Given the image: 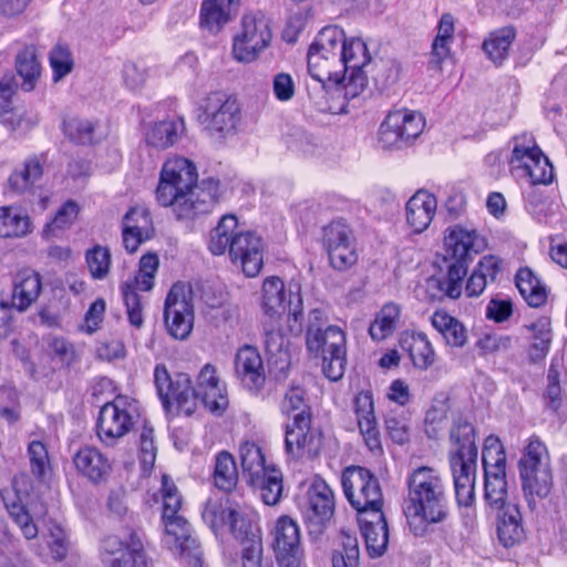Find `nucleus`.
Listing matches in <instances>:
<instances>
[{
    "label": "nucleus",
    "mask_w": 567,
    "mask_h": 567,
    "mask_svg": "<svg viewBox=\"0 0 567 567\" xmlns=\"http://www.w3.org/2000/svg\"><path fill=\"white\" fill-rule=\"evenodd\" d=\"M404 513L415 536H424L432 524L447 517V496L444 478L432 466H419L406 476Z\"/></svg>",
    "instance_id": "nucleus-1"
},
{
    "label": "nucleus",
    "mask_w": 567,
    "mask_h": 567,
    "mask_svg": "<svg viewBox=\"0 0 567 567\" xmlns=\"http://www.w3.org/2000/svg\"><path fill=\"white\" fill-rule=\"evenodd\" d=\"M208 248L213 255L228 252L233 264L240 266L247 277H256L264 265L265 244L260 235L238 229L234 215H225L210 233Z\"/></svg>",
    "instance_id": "nucleus-2"
},
{
    "label": "nucleus",
    "mask_w": 567,
    "mask_h": 567,
    "mask_svg": "<svg viewBox=\"0 0 567 567\" xmlns=\"http://www.w3.org/2000/svg\"><path fill=\"white\" fill-rule=\"evenodd\" d=\"M223 195L214 177L198 182L196 164L179 157V220H195L213 212Z\"/></svg>",
    "instance_id": "nucleus-3"
},
{
    "label": "nucleus",
    "mask_w": 567,
    "mask_h": 567,
    "mask_svg": "<svg viewBox=\"0 0 567 567\" xmlns=\"http://www.w3.org/2000/svg\"><path fill=\"white\" fill-rule=\"evenodd\" d=\"M342 44V29L331 25L323 28L308 50V71L311 78L326 90L343 87L344 68L339 48Z\"/></svg>",
    "instance_id": "nucleus-4"
},
{
    "label": "nucleus",
    "mask_w": 567,
    "mask_h": 567,
    "mask_svg": "<svg viewBox=\"0 0 567 567\" xmlns=\"http://www.w3.org/2000/svg\"><path fill=\"white\" fill-rule=\"evenodd\" d=\"M212 413L220 415L228 406L226 386L216 374V368L205 364L194 388L188 374L179 373V413L192 415L198 402Z\"/></svg>",
    "instance_id": "nucleus-5"
},
{
    "label": "nucleus",
    "mask_w": 567,
    "mask_h": 567,
    "mask_svg": "<svg viewBox=\"0 0 567 567\" xmlns=\"http://www.w3.org/2000/svg\"><path fill=\"white\" fill-rule=\"evenodd\" d=\"M524 497L530 511L537 508L551 487L553 475L547 449L538 439H532L518 463Z\"/></svg>",
    "instance_id": "nucleus-6"
},
{
    "label": "nucleus",
    "mask_w": 567,
    "mask_h": 567,
    "mask_svg": "<svg viewBox=\"0 0 567 567\" xmlns=\"http://www.w3.org/2000/svg\"><path fill=\"white\" fill-rule=\"evenodd\" d=\"M243 475L247 483L260 491L266 505L279 503L284 492L282 474L274 464H267L259 446L245 442L239 447Z\"/></svg>",
    "instance_id": "nucleus-7"
},
{
    "label": "nucleus",
    "mask_w": 567,
    "mask_h": 567,
    "mask_svg": "<svg viewBox=\"0 0 567 567\" xmlns=\"http://www.w3.org/2000/svg\"><path fill=\"white\" fill-rule=\"evenodd\" d=\"M484 467V497L487 505L501 511L507 505L506 453L498 437L489 435L482 452Z\"/></svg>",
    "instance_id": "nucleus-8"
},
{
    "label": "nucleus",
    "mask_w": 567,
    "mask_h": 567,
    "mask_svg": "<svg viewBox=\"0 0 567 567\" xmlns=\"http://www.w3.org/2000/svg\"><path fill=\"white\" fill-rule=\"evenodd\" d=\"M240 118L238 103L220 92L208 94L196 110V120L203 130L219 138L234 135Z\"/></svg>",
    "instance_id": "nucleus-9"
},
{
    "label": "nucleus",
    "mask_w": 567,
    "mask_h": 567,
    "mask_svg": "<svg viewBox=\"0 0 567 567\" xmlns=\"http://www.w3.org/2000/svg\"><path fill=\"white\" fill-rule=\"evenodd\" d=\"M272 39L269 20L261 12L243 16L233 38V56L240 63H251L266 50Z\"/></svg>",
    "instance_id": "nucleus-10"
},
{
    "label": "nucleus",
    "mask_w": 567,
    "mask_h": 567,
    "mask_svg": "<svg viewBox=\"0 0 567 567\" xmlns=\"http://www.w3.org/2000/svg\"><path fill=\"white\" fill-rule=\"evenodd\" d=\"M341 482L344 495L358 515L382 511V489L379 480L369 470L361 466L347 467Z\"/></svg>",
    "instance_id": "nucleus-11"
},
{
    "label": "nucleus",
    "mask_w": 567,
    "mask_h": 567,
    "mask_svg": "<svg viewBox=\"0 0 567 567\" xmlns=\"http://www.w3.org/2000/svg\"><path fill=\"white\" fill-rule=\"evenodd\" d=\"M307 349L315 355H322V371L331 381H339L347 365V341L338 326H327L324 331L306 338Z\"/></svg>",
    "instance_id": "nucleus-12"
},
{
    "label": "nucleus",
    "mask_w": 567,
    "mask_h": 567,
    "mask_svg": "<svg viewBox=\"0 0 567 567\" xmlns=\"http://www.w3.org/2000/svg\"><path fill=\"white\" fill-rule=\"evenodd\" d=\"M425 126L421 113L409 110L390 112L381 123L378 144L385 151H399L412 145Z\"/></svg>",
    "instance_id": "nucleus-13"
},
{
    "label": "nucleus",
    "mask_w": 567,
    "mask_h": 567,
    "mask_svg": "<svg viewBox=\"0 0 567 567\" xmlns=\"http://www.w3.org/2000/svg\"><path fill=\"white\" fill-rule=\"evenodd\" d=\"M342 66L344 68L346 82H343L344 96L353 99L358 96L368 84V68L371 55L367 43L360 38L346 39L342 31V44L339 48Z\"/></svg>",
    "instance_id": "nucleus-14"
},
{
    "label": "nucleus",
    "mask_w": 567,
    "mask_h": 567,
    "mask_svg": "<svg viewBox=\"0 0 567 567\" xmlns=\"http://www.w3.org/2000/svg\"><path fill=\"white\" fill-rule=\"evenodd\" d=\"M511 165L514 169L520 171L523 176L528 177L533 185H546L554 178L551 163L527 134L515 138Z\"/></svg>",
    "instance_id": "nucleus-15"
},
{
    "label": "nucleus",
    "mask_w": 567,
    "mask_h": 567,
    "mask_svg": "<svg viewBox=\"0 0 567 567\" xmlns=\"http://www.w3.org/2000/svg\"><path fill=\"white\" fill-rule=\"evenodd\" d=\"M158 268V258L155 254H146L140 260L137 275L122 285V295L126 306L130 323L141 328L144 322L140 291H150L154 287V278Z\"/></svg>",
    "instance_id": "nucleus-16"
},
{
    "label": "nucleus",
    "mask_w": 567,
    "mask_h": 567,
    "mask_svg": "<svg viewBox=\"0 0 567 567\" xmlns=\"http://www.w3.org/2000/svg\"><path fill=\"white\" fill-rule=\"evenodd\" d=\"M334 513V496L329 485L315 478L307 492L303 518L310 534H321Z\"/></svg>",
    "instance_id": "nucleus-17"
},
{
    "label": "nucleus",
    "mask_w": 567,
    "mask_h": 567,
    "mask_svg": "<svg viewBox=\"0 0 567 567\" xmlns=\"http://www.w3.org/2000/svg\"><path fill=\"white\" fill-rule=\"evenodd\" d=\"M272 536V548L279 567H300L303 551L298 524L282 516L278 518Z\"/></svg>",
    "instance_id": "nucleus-18"
},
{
    "label": "nucleus",
    "mask_w": 567,
    "mask_h": 567,
    "mask_svg": "<svg viewBox=\"0 0 567 567\" xmlns=\"http://www.w3.org/2000/svg\"><path fill=\"white\" fill-rule=\"evenodd\" d=\"M321 446V434L311 427V419L301 415L286 423L285 450L290 457L317 456Z\"/></svg>",
    "instance_id": "nucleus-19"
},
{
    "label": "nucleus",
    "mask_w": 567,
    "mask_h": 567,
    "mask_svg": "<svg viewBox=\"0 0 567 567\" xmlns=\"http://www.w3.org/2000/svg\"><path fill=\"white\" fill-rule=\"evenodd\" d=\"M444 246L447 257L453 259V262L467 264L473 255L480 254L486 247V240L475 228L457 224L446 228Z\"/></svg>",
    "instance_id": "nucleus-20"
},
{
    "label": "nucleus",
    "mask_w": 567,
    "mask_h": 567,
    "mask_svg": "<svg viewBox=\"0 0 567 567\" xmlns=\"http://www.w3.org/2000/svg\"><path fill=\"white\" fill-rule=\"evenodd\" d=\"M0 497L10 518L18 525L27 539H34L39 529L27 508L29 494L20 487L19 480L0 491Z\"/></svg>",
    "instance_id": "nucleus-21"
},
{
    "label": "nucleus",
    "mask_w": 567,
    "mask_h": 567,
    "mask_svg": "<svg viewBox=\"0 0 567 567\" xmlns=\"http://www.w3.org/2000/svg\"><path fill=\"white\" fill-rule=\"evenodd\" d=\"M123 405V400L116 399L113 402L105 403L100 410L96 425L97 435L106 445H113L133 425L132 416Z\"/></svg>",
    "instance_id": "nucleus-22"
},
{
    "label": "nucleus",
    "mask_w": 567,
    "mask_h": 567,
    "mask_svg": "<svg viewBox=\"0 0 567 567\" xmlns=\"http://www.w3.org/2000/svg\"><path fill=\"white\" fill-rule=\"evenodd\" d=\"M354 413L358 427L365 446L374 455H381L383 453V447L374 413V402L370 391H361L355 395Z\"/></svg>",
    "instance_id": "nucleus-23"
},
{
    "label": "nucleus",
    "mask_w": 567,
    "mask_h": 567,
    "mask_svg": "<svg viewBox=\"0 0 567 567\" xmlns=\"http://www.w3.org/2000/svg\"><path fill=\"white\" fill-rule=\"evenodd\" d=\"M365 547L372 558L382 556L389 543L388 524L382 511H372L358 515Z\"/></svg>",
    "instance_id": "nucleus-24"
},
{
    "label": "nucleus",
    "mask_w": 567,
    "mask_h": 567,
    "mask_svg": "<svg viewBox=\"0 0 567 567\" xmlns=\"http://www.w3.org/2000/svg\"><path fill=\"white\" fill-rule=\"evenodd\" d=\"M167 475L162 477V507L159 528L163 545L173 550L177 548V495L174 483Z\"/></svg>",
    "instance_id": "nucleus-25"
},
{
    "label": "nucleus",
    "mask_w": 567,
    "mask_h": 567,
    "mask_svg": "<svg viewBox=\"0 0 567 567\" xmlns=\"http://www.w3.org/2000/svg\"><path fill=\"white\" fill-rule=\"evenodd\" d=\"M235 373L250 390L262 388L266 377L259 351L251 346L241 347L235 357Z\"/></svg>",
    "instance_id": "nucleus-26"
},
{
    "label": "nucleus",
    "mask_w": 567,
    "mask_h": 567,
    "mask_svg": "<svg viewBox=\"0 0 567 567\" xmlns=\"http://www.w3.org/2000/svg\"><path fill=\"white\" fill-rule=\"evenodd\" d=\"M73 463L83 477L94 484L105 482L111 473L109 458L94 446H84L73 456Z\"/></svg>",
    "instance_id": "nucleus-27"
},
{
    "label": "nucleus",
    "mask_w": 567,
    "mask_h": 567,
    "mask_svg": "<svg viewBox=\"0 0 567 567\" xmlns=\"http://www.w3.org/2000/svg\"><path fill=\"white\" fill-rule=\"evenodd\" d=\"M467 274L466 262H452L443 277H430L426 280V290L433 299L444 297L457 299L463 291V279Z\"/></svg>",
    "instance_id": "nucleus-28"
},
{
    "label": "nucleus",
    "mask_w": 567,
    "mask_h": 567,
    "mask_svg": "<svg viewBox=\"0 0 567 567\" xmlns=\"http://www.w3.org/2000/svg\"><path fill=\"white\" fill-rule=\"evenodd\" d=\"M42 290L40 275L32 269L20 270L13 280L12 292L9 298L16 310L23 312L37 301Z\"/></svg>",
    "instance_id": "nucleus-29"
},
{
    "label": "nucleus",
    "mask_w": 567,
    "mask_h": 567,
    "mask_svg": "<svg viewBox=\"0 0 567 567\" xmlns=\"http://www.w3.org/2000/svg\"><path fill=\"white\" fill-rule=\"evenodd\" d=\"M437 202L426 190H417L405 205L406 223L414 233L426 230L436 212Z\"/></svg>",
    "instance_id": "nucleus-30"
},
{
    "label": "nucleus",
    "mask_w": 567,
    "mask_h": 567,
    "mask_svg": "<svg viewBox=\"0 0 567 567\" xmlns=\"http://www.w3.org/2000/svg\"><path fill=\"white\" fill-rule=\"evenodd\" d=\"M239 0H204L200 8L202 29L212 34L218 33L231 21Z\"/></svg>",
    "instance_id": "nucleus-31"
},
{
    "label": "nucleus",
    "mask_w": 567,
    "mask_h": 567,
    "mask_svg": "<svg viewBox=\"0 0 567 567\" xmlns=\"http://www.w3.org/2000/svg\"><path fill=\"white\" fill-rule=\"evenodd\" d=\"M502 272V260L494 255L480 259L468 277L464 291L468 298L481 296L488 285L494 284Z\"/></svg>",
    "instance_id": "nucleus-32"
},
{
    "label": "nucleus",
    "mask_w": 567,
    "mask_h": 567,
    "mask_svg": "<svg viewBox=\"0 0 567 567\" xmlns=\"http://www.w3.org/2000/svg\"><path fill=\"white\" fill-rule=\"evenodd\" d=\"M456 502L460 506L471 507L475 501V474L477 464L464 461H451Z\"/></svg>",
    "instance_id": "nucleus-33"
},
{
    "label": "nucleus",
    "mask_w": 567,
    "mask_h": 567,
    "mask_svg": "<svg viewBox=\"0 0 567 567\" xmlns=\"http://www.w3.org/2000/svg\"><path fill=\"white\" fill-rule=\"evenodd\" d=\"M33 231L30 216L13 205L0 207V238L20 239Z\"/></svg>",
    "instance_id": "nucleus-34"
},
{
    "label": "nucleus",
    "mask_w": 567,
    "mask_h": 567,
    "mask_svg": "<svg viewBox=\"0 0 567 567\" xmlns=\"http://www.w3.org/2000/svg\"><path fill=\"white\" fill-rule=\"evenodd\" d=\"M43 175V164L35 156L27 157L21 164L14 167L8 178L9 188L16 194H24L41 179Z\"/></svg>",
    "instance_id": "nucleus-35"
},
{
    "label": "nucleus",
    "mask_w": 567,
    "mask_h": 567,
    "mask_svg": "<svg viewBox=\"0 0 567 567\" xmlns=\"http://www.w3.org/2000/svg\"><path fill=\"white\" fill-rule=\"evenodd\" d=\"M42 539L45 542V548L39 547L38 555L43 559L62 561L66 558L70 542L65 530L54 520H50L45 532L42 533Z\"/></svg>",
    "instance_id": "nucleus-36"
},
{
    "label": "nucleus",
    "mask_w": 567,
    "mask_h": 567,
    "mask_svg": "<svg viewBox=\"0 0 567 567\" xmlns=\"http://www.w3.org/2000/svg\"><path fill=\"white\" fill-rule=\"evenodd\" d=\"M451 439L457 444V450L451 461H464V463L477 464V447L475 444L474 426L468 422H460L451 430Z\"/></svg>",
    "instance_id": "nucleus-37"
},
{
    "label": "nucleus",
    "mask_w": 567,
    "mask_h": 567,
    "mask_svg": "<svg viewBox=\"0 0 567 567\" xmlns=\"http://www.w3.org/2000/svg\"><path fill=\"white\" fill-rule=\"evenodd\" d=\"M501 511L502 515L497 526L498 539L505 547H512L518 544L525 535L522 526V516L515 504L507 505Z\"/></svg>",
    "instance_id": "nucleus-38"
},
{
    "label": "nucleus",
    "mask_w": 567,
    "mask_h": 567,
    "mask_svg": "<svg viewBox=\"0 0 567 567\" xmlns=\"http://www.w3.org/2000/svg\"><path fill=\"white\" fill-rule=\"evenodd\" d=\"M286 290L284 281L278 277H269L262 284L261 308L264 313L277 320L286 310Z\"/></svg>",
    "instance_id": "nucleus-39"
},
{
    "label": "nucleus",
    "mask_w": 567,
    "mask_h": 567,
    "mask_svg": "<svg viewBox=\"0 0 567 567\" xmlns=\"http://www.w3.org/2000/svg\"><path fill=\"white\" fill-rule=\"evenodd\" d=\"M179 522V559L189 567H204V551L189 523L182 516Z\"/></svg>",
    "instance_id": "nucleus-40"
},
{
    "label": "nucleus",
    "mask_w": 567,
    "mask_h": 567,
    "mask_svg": "<svg viewBox=\"0 0 567 567\" xmlns=\"http://www.w3.org/2000/svg\"><path fill=\"white\" fill-rule=\"evenodd\" d=\"M433 328L444 338L451 347H463L467 341V331L464 324L447 312L437 310L431 317Z\"/></svg>",
    "instance_id": "nucleus-41"
},
{
    "label": "nucleus",
    "mask_w": 567,
    "mask_h": 567,
    "mask_svg": "<svg viewBox=\"0 0 567 567\" xmlns=\"http://www.w3.org/2000/svg\"><path fill=\"white\" fill-rule=\"evenodd\" d=\"M515 37L516 31L513 27L499 28L485 38L482 49L491 61L499 65L508 58L509 48Z\"/></svg>",
    "instance_id": "nucleus-42"
},
{
    "label": "nucleus",
    "mask_w": 567,
    "mask_h": 567,
    "mask_svg": "<svg viewBox=\"0 0 567 567\" xmlns=\"http://www.w3.org/2000/svg\"><path fill=\"white\" fill-rule=\"evenodd\" d=\"M158 205L172 207L177 202V159L168 158L159 173V181L155 190Z\"/></svg>",
    "instance_id": "nucleus-43"
},
{
    "label": "nucleus",
    "mask_w": 567,
    "mask_h": 567,
    "mask_svg": "<svg viewBox=\"0 0 567 567\" xmlns=\"http://www.w3.org/2000/svg\"><path fill=\"white\" fill-rule=\"evenodd\" d=\"M16 69L22 79L21 87L25 92L32 91L41 75V64L38 60L35 48L25 47L16 58Z\"/></svg>",
    "instance_id": "nucleus-44"
},
{
    "label": "nucleus",
    "mask_w": 567,
    "mask_h": 567,
    "mask_svg": "<svg viewBox=\"0 0 567 567\" xmlns=\"http://www.w3.org/2000/svg\"><path fill=\"white\" fill-rule=\"evenodd\" d=\"M80 206L75 200H66L48 221L42 230L45 239L59 237L64 230L69 229L78 219Z\"/></svg>",
    "instance_id": "nucleus-45"
},
{
    "label": "nucleus",
    "mask_w": 567,
    "mask_h": 567,
    "mask_svg": "<svg viewBox=\"0 0 567 567\" xmlns=\"http://www.w3.org/2000/svg\"><path fill=\"white\" fill-rule=\"evenodd\" d=\"M401 309L396 303H385L370 324V337L375 341H382L390 337L396 329Z\"/></svg>",
    "instance_id": "nucleus-46"
},
{
    "label": "nucleus",
    "mask_w": 567,
    "mask_h": 567,
    "mask_svg": "<svg viewBox=\"0 0 567 567\" xmlns=\"http://www.w3.org/2000/svg\"><path fill=\"white\" fill-rule=\"evenodd\" d=\"M516 287L525 301L534 308L545 303L547 293L544 286L528 268H522L516 275Z\"/></svg>",
    "instance_id": "nucleus-47"
},
{
    "label": "nucleus",
    "mask_w": 567,
    "mask_h": 567,
    "mask_svg": "<svg viewBox=\"0 0 567 567\" xmlns=\"http://www.w3.org/2000/svg\"><path fill=\"white\" fill-rule=\"evenodd\" d=\"M197 290H199L198 284L179 287V340L186 339L193 331L195 321L193 302Z\"/></svg>",
    "instance_id": "nucleus-48"
},
{
    "label": "nucleus",
    "mask_w": 567,
    "mask_h": 567,
    "mask_svg": "<svg viewBox=\"0 0 567 567\" xmlns=\"http://www.w3.org/2000/svg\"><path fill=\"white\" fill-rule=\"evenodd\" d=\"M238 482V470L234 456L223 451L216 455L214 483L224 492H231Z\"/></svg>",
    "instance_id": "nucleus-49"
},
{
    "label": "nucleus",
    "mask_w": 567,
    "mask_h": 567,
    "mask_svg": "<svg viewBox=\"0 0 567 567\" xmlns=\"http://www.w3.org/2000/svg\"><path fill=\"white\" fill-rule=\"evenodd\" d=\"M530 341L529 355L534 361L543 359L548 352L551 341L550 322L547 318H540L526 326Z\"/></svg>",
    "instance_id": "nucleus-50"
},
{
    "label": "nucleus",
    "mask_w": 567,
    "mask_h": 567,
    "mask_svg": "<svg viewBox=\"0 0 567 567\" xmlns=\"http://www.w3.org/2000/svg\"><path fill=\"white\" fill-rule=\"evenodd\" d=\"M282 415L297 421L301 415L311 419V409L306 400V391L301 386H290L280 401Z\"/></svg>",
    "instance_id": "nucleus-51"
},
{
    "label": "nucleus",
    "mask_w": 567,
    "mask_h": 567,
    "mask_svg": "<svg viewBox=\"0 0 567 567\" xmlns=\"http://www.w3.org/2000/svg\"><path fill=\"white\" fill-rule=\"evenodd\" d=\"M107 567H148L143 543L136 533H131L125 553L114 558H104Z\"/></svg>",
    "instance_id": "nucleus-52"
},
{
    "label": "nucleus",
    "mask_w": 567,
    "mask_h": 567,
    "mask_svg": "<svg viewBox=\"0 0 567 567\" xmlns=\"http://www.w3.org/2000/svg\"><path fill=\"white\" fill-rule=\"evenodd\" d=\"M408 351L413 365L421 370L429 369L435 360L434 349L423 332L413 333L408 341Z\"/></svg>",
    "instance_id": "nucleus-53"
},
{
    "label": "nucleus",
    "mask_w": 567,
    "mask_h": 567,
    "mask_svg": "<svg viewBox=\"0 0 567 567\" xmlns=\"http://www.w3.org/2000/svg\"><path fill=\"white\" fill-rule=\"evenodd\" d=\"M401 64L395 59H379L374 61L368 73L379 90H385L394 85L401 74Z\"/></svg>",
    "instance_id": "nucleus-54"
},
{
    "label": "nucleus",
    "mask_w": 567,
    "mask_h": 567,
    "mask_svg": "<svg viewBox=\"0 0 567 567\" xmlns=\"http://www.w3.org/2000/svg\"><path fill=\"white\" fill-rule=\"evenodd\" d=\"M154 385L157 396L166 413H169L174 402H177V388L172 375L163 363H158L154 369Z\"/></svg>",
    "instance_id": "nucleus-55"
},
{
    "label": "nucleus",
    "mask_w": 567,
    "mask_h": 567,
    "mask_svg": "<svg viewBox=\"0 0 567 567\" xmlns=\"http://www.w3.org/2000/svg\"><path fill=\"white\" fill-rule=\"evenodd\" d=\"M85 262L90 275L95 280H104L112 264L111 251L107 247L95 245L85 252Z\"/></svg>",
    "instance_id": "nucleus-56"
},
{
    "label": "nucleus",
    "mask_w": 567,
    "mask_h": 567,
    "mask_svg": "<svg viewBox=\"0 0 567 567\" xmlns=\"http://www.w3.org/2000/svg\"><path fill=\"white\" fill-rule=\"evenodd\" d=\"M384 427L395 444L403 445L410 441L411 421L403 411H390L385 415Z\"/></svg>",
    "instance_id": "nucleus-57"
},
{
    "label": "nucleus",
    "mask_w": 567,
    "mask_h": 567,
    "mask_svg": "<svg viewBox=\"0 0 567 567\" xmlns=\"http://www.w3.org/2000/svg\"><path fill=\"white\" fill-rule=\"evenodd\" d=\"M97 125L89 120L71 118L63 124L64 133L79 144L96 142Z\"/></svg>",
    "instance_id": "nucleus-58"
},
{
    "label": "nucleus",
    "mask_w": 567,
    "mask_h": 567,
    "mask_svg": "<svg viewBox=\"0 0 567 567\" xmlns=\"http://www.w3.org/2000/svg\"><path fill=\"white\" fill-rule=\"evenodd\" d=\"M175 135V123L173 121H161L146 132L145 140L148 145L165 150L174 144Z\"/></svg>",
    "instance_id": "nucleus-59"
},
{
    "label": "nucleus",
    "mask_w": 567,
    "mask_h": 567,
    "mask_svg": "<svg viewBox=\"0 0 567 567\" xmlns=\"http://www.w3.org/2000/svg\"><path fill=\"white\" fill-rule=\"evenodd\" d=\"M50 65L53 71V81L59 82L73 70V58L70 49L58 43L53 47L49 56Z\"/></svg>",
    "instance_id": "nucleus-60"
},
{
    "label": "nucleus",
    "mask_w": 567,
    "mask_h": 567,
    "mask_svg": "<svg viewBox=\"0 0 567 567\" xmlns=\"http://www.w3.org/2000/svg\"><path fill=\"white\" fill-rule=\"evenodd\" d=\"M342 551L332 555V567H359L360 551L357 537L343 533Z\"/></svg>",
    "instance_id": "nucleus-61"
},
{
    "label": "nucleus",
    "mask_w": 567,
    "mask_h": 567,
    "mask_svg": "<svg viewBox=\"0 0 567 567\" xmlns=\"http://www.w3.org/2000/svg\"><path fill=\"white\" fill-rule=\"evenodd\" d=\"M123 225L138 231L144 238H152L154 233L153 220L145 207H132L123 217Z\"/></svg>",
    "instance_id": "nucleus-62"
},
{
    "label": "nucleus",
    "mask_w": 567,
    "mask_h": 567,
    "mask_svg": "<svg viewBox=\"0 0 567 567\" xmlns=\"http://www.w3.org/2000/svg\"><path fill=\"white\" fill-rule=\"evenodd\" d=\"M353 239L351 228L341 220H334L323 228L322 241L327 252Z\"/></svg>",
    "instance_id": "nucleus-63"
},
{
    "label": "nucleus",
    "mask_w": 567,
    "mask_h": 567,
    "mask_svg": "<svg viewBox=\"0 0 567 567\" xmlns=\"http://www.w3.org/2000/svg\"><path fill=\"white\" fill-rule=\"evenodd\" d=\"M157 449L154 442V431L144 426L140 435V463L144 475H148L155 464Z\"/></svg>",
    "instance_id": "nucleus-64"
}]
</instances>
